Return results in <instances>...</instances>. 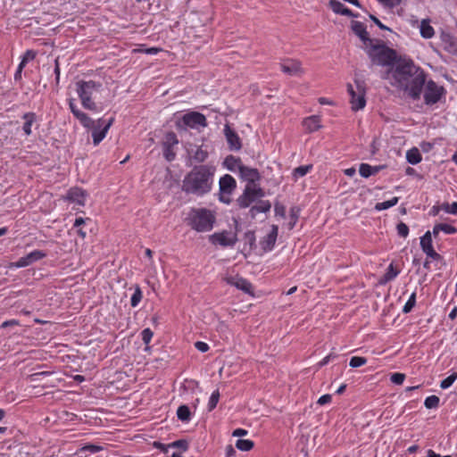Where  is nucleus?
I'll return each mask as SVG.
<instances>
[{
	"label": "nucleus",
	"mask_w": 457,
	"mask_h": 457,
	"mask_svg": "<svg viewBox=\"0 0 457 457\" xmlns=\"http://www.w3.org/2000/svg\"><path fill=\"white\" fill-rule=\"evenodd\" d=\"M220 399V393L218 390L213 391L211 395L208 402V410L212 411L216 406Z\"/></svg>",
	"instance_id": "nucleus-41"
},
{
	"label": "nucleus",
	"mask_w": 457,
	"mask_h": 457,
	"mask_svg": "<svg viewBox=\"0 0 457 457\" xmlns=\"http://www.w3.org/2000/svg\"><path fill=\"white\" fill-rule=\"evenodd\" d=\"M457 378V373H453L450 376H448L446 378L441 381L440 387L442 389H447L449 388L456 380Z\"/></svg>",
	"instance_id": "nucleus-40"
},
{
	"label": "nucleus",
	"mask_w": 457,
	"mask_h": 457,
	"mask_svg": "<svg viewBox=\"0 0 457 457\" xmlns=\"http://www.w3.org/2000/svg\"><path fill=\"white\" fill-rule=\"evenodd\" d=\"M420 247L422 251L429 257L436 259L438 257V254L434 250L433 245H432V237H431V231H427L421 237H420Z\"/></svg>",
	"instance_id": "nucleus-17"
},
{
	"label": "nucleus",
	"mask_w": 457,
	"mask_h": 457,
	"mask_svg": "<svg viewBox=\"0 0 457 457\" xmlns=\"http://www.w3.org/2000/svg\"><path fill=\"white\" fill-rule=\"evenodd\" d=\"M443 48L449 54L457 55V39L447 32H442L440 35Z\"/></svg>",
	"instance_id": "nucleus-16"
},
{
	"label": "nucleus",
	"mask_w": 457,
	"mask_h": 457,
	"mask_svg": "<svg viewBox=\"0 0 457 457\" xmlns=\"http://www.w3.org/2000/svg\"><path fill=\"white\" fill-rule=\"evenodd\" d=\"M367 363V359L361 356H353L351 358L349 365L352 368H359Z\"/></svg>",
	"instance_id": "nucleus-43"
},
{
	"label": "nucleus",
	"mask_w": 457,
	"mask_h": 457,
	"mask_svg": "<svg viewBox=\"0 0 457 457\" xmlns=\"http://www.w3.org/2000/svg\"><path fill=\"white\" fill-rule=\"evenodd\" d=\"M248 434V431L244 429V428H237L233 431L232 433V436H246Z\"/></svg>",
	"instance_id": "nucleus-57"
},
{
	"label": "nucleus",
	"mask_w": 457,
	"mask_h": 457,
	"mask_svg": "<svg viewBox=\"0 0 457 457\" xmlns=\"http://www.w3.org/2000/svg\"><path fill=\"white\" fill-rule=\"evenodd\" d=\"M445 88L436 82L429 80L427 82L424 91V100L427 104L437 103L445 94Z\"/></svg>",
	"instance_id": "nucleus-11"
},
{
	"label": "nucleus",
	"mask_w": 457,
	"mask_h": 457,
	"mask_svg": "<svg viewBox=\"0 0 457 457\" xmlns=\"http://www.w3.org/2000/svg\"><path fill=\"white\" fill-rule=\"evenodd\" d=\"M331 395L327 394V395H321L319 399H318V403L320 405H324V404H327V403H329L331 402Z\"/></svg>",
	"instance_id": "nucleus-56"
},
{
	"label": "nucleus",
	"mask_w": 457,
	"mask_h": 457,
	"mask_svg": "<svg viewBox=\"0 0 457 457\" xmlns=\"http://www.w3.org/2000/svg\"><path fill=\"white\" fill-rule=\"evenodd\" d=\"M66 199L79 206H84L87 199V193L81 188L73 187L68 191Z\"/></svg>",
	"instance_id": "nucleus-18"
},
{
	"label": "nucleus",
	"mask_w": 457,
	"mask_h": 457,
	"mask_svg": "<svg viewBox=\"0 0 457 457\" xmlns=\"http://www.w3.org/2000/svg\"><path fill=\"white\" fill-rule=\"evenodd\" d=\"M437 225H438L437 228H439L441 232H444L445 234H447V235L454 234L457 231L456 228L450 224L438 223Z\"/></svg>",
	"instance_id": "nucleus-46"
},
{
	"label": "nucleus",
	"mask_w": 457,
	"mask_h": 457,
	"mask_svg": "<svg viewBox=\"0 0 457 457\" xmlns=\"http://www.w3.org/2000/svg\"><path fill=\"white\" fill-rule=\"evenodd\" d=\"M177 415L181 421H189L191 418L190 410L187 405L179 406L177 411Z\"/></svg>",
	"instance_id": "nucleus-36"
},
{
	"label": "nucleus",
	"mask_w": 457,
	"mask_h": 457,
	"mask_svg": "<svg viewBox=\"0 0 457 457\" xmlns=\"http://www.w3.org/2000/svg\"><path fill=\"white\" fill-rule=\"evenodd\" d=\"M406 160L410 164L416 165L422 160L421 154L417 147H412L406 152Z\"/></svg>",
	"instance_id": "nucleus-30"
},
{
	"label": "nucleus",
	"mask_w": 457,
	"mask_h": 457,
	"mask_svg": "<svg viewBox=\"0 0 457 457\" xmlns=\"http://www.w3.org/2000/svg\"><path fill=\"white\" fill-rule=\"evenodd\" d=\"M216 168L212 165L195 167L183 179L182 188L187 194L202 196L212 190Z\"/></svg>",
	"instance_id": "nucleus-2"
},
{
	"label": "nucleus",
	"mask_w": 457,
	"mask_h": 457,
	"mask_svg": "<svg viewBox=\"0 0 457 457\" xmlns=\"http://www.w3.org/2000/svg\"><path fill=\"white\" fill-rule=\"evenodd\" d=\"M370 19L381 29H386L388 30L389 29L385 26L383 23L380 22V21L376 18L375 16H370Z\"/></svg>",
	"instance_id": "nucleus-60"
},
{
	"label": "nucleus",
	"mask_w": 457,
	"mask_h": 457,
	"mask_svg": "<svg viewBox=\"0 0 457 457\" xmlns=\"http://www.w3.org/2000/svg\"><path fill=\"white\" fill-rule=\"evenodd\" d=\"M318 101L322 105H324V104L333 105L334 104L333 101H331V100H329L328 98H326V97H320Z\"/></svg>",
	"instance_id": "nucleus-61"
},
{
	"label": "nucleus",
	"mask_w": 457,
	"mask_h": 457,
	"mask_svg": "<svg viewBox=\"0 0 457 457\" xmlns=\"http://www.w3.org/2000/svg\"><path fill=\"white\" fill-rule=\"evenodd\" d=\"M222 164L226 170L237 174L244 165L239 158L233 155L227 156Z\"/></svg>",
	"instance_id": "nucleus-24"
},
{
	"label": "nucleus",
	"mask_w": 457,
	"mask_h": 457,
	"mask_svg": "<svg viewBox=\"0 0 457 457\" xmlns=\"http://www.w3.org/2000/svg\"><path fill=\"white\" fill-rule=\"evenodd\" d=\"M329 6L335 13L351 16L352 12L337 0H330Z\"/></svg>",
	"instance_id": "nucleus-29"
},
{
	"label": "nucleus",
	"mask_w": 457,
	"mask_h": 457,
	"mask_svg": "<svg viewBox=\"0 0 457 457\" xmlns=\"http://www.w3.org/2000/svg\"><path fill=\"white\" fill-rule=\"evenodd\" d=\"M398 201H399V198L395 196V197L391 198L390 200L378 203L375 205V210L378 211V212L387 210V209L396 205Z\"/></svg>",
	"instance_id": "nucleus-35"
},
{
	"label": "nucleus",
	"mask_w": 457,
	"mask_h": 457,
	"mask_svg": "<svg viewBox=\"0 0 457 457\" xmlns=\"http://www.w3.org/2000/svg\"><path fill=\"white\" fill-rule=\"evenodd\" d=\"M274 212L277 218H285L286 207L283 204L277 203L274 206Z\"/></svg>",
	"instance_id": "nucleus-51"
},
{
	"label": "nucleus",
	"mask_w": 457,
	"mask_h": 457,
	"mask_svg": "<svg viewBox=\"0 0 457 457\" xmlns=\"http://www.w3.org/2000/svg\"><path fill=\"white\" fill-rule=\"evenodd\" d=\"M364 50L371 62L377 65L389 66L392 65L396 59V54L394 50L378 42L375 43L372 41Z\"/></svg>",
	"instance_id": "nucleus-5"
},
{
	"label": "nucleus",
	"mask_w": 457,
	"mask_h": 457,
	"mask_svg": "<svg viewBox=\"0 0 457 457\" xmlns=\"http://www.w3.org/2000/svg\"><path fill=\"white\" fill-rule=\"evenodd\" d=\"M24 120L22 130L26 136L32 133V126L36 123L37 116L34 112H27L22 116Z\"/></svg>",
	"instance_id": "nucleus-27"
},
{
	"label": "nucleus",
	"mask_w": 457,
	"mask_h": 457,
	"mask_svg": "<svg viewBox=\"0 0 457 457\" xmlns=\"http://www.w3.org/2000/svg\"><path fill=\"white\" fill-rule=\"evenodd\" d=\"M344 172L346 176L353 177L355 174L356 170L353 167H352V168H348V169L345 170Z\"/></svg>",
	"instance_id": "nucleus-62"
},
{
	"label": "nucleus",
	"mask_w": 457,
	"mask_h": 457,
	"mask_svg": "<svg viewBox=\"0 0 457 457\" xmlns=\"http://www.w3.org/2000/svg\"><path fill=\"white\" fill-rule=\"evenodd\" d=\"M420 146L422 149V151L429 152L433 148L434 145L430 142H422L420 143Z\"/></svg>",
	"instance_id": "nucleus-58"
},
{
	"label": "nucleus",
	"mask_w": 457,
	"mask_h": 457,
	"mask_svg": "<svg viewBox=\"0 0 457 457\" xmlns=\"http://www.w3.org/2000/svg\"><path fill=\"white\" fill-rule=\"evenodd\" d=\"M195 348L202 352V353H205L209 350V345L208 344L204 343V342H202V341H197L195 344Z\"/></svg>",
	"instance_id": "nucleus-55"
},
{
	"label": "nucleus",
	"mask_w": 457,
	"mask_h": 457,
	"mask_svg": "<svg viewBox=\"0 0 457 457\" xmlns=\"http://www.w3.org/2000/svg\"><path fill=\"white\" fill-rule=\"evenodd\" d=\"M237 188L236 179L229 174H225L219 180V200L226 204H230L231 195Z\"/></svg>",
	"instance_id": "nucleus-8"
},
{
	"label": "nucleus",
	"mask_w": 457,
	"mask_h": 457,
	"mask_svg": "<svg viewBox=\"0 0 457 457\" xmlns=\"http://www.w3.org/2000/svg\"><path fill=\"white\" fill-rule=\"evenodd\" d=\"M179 144V140L177 136L173 132H169L165 135L164 140L162 142L163 147V155L165 159L169 162L174 160L176 154L173 151V146Z\"/></svg>",
	"instance_id": "nucleus-13"
},
{
	"label": "nucleus",
	"mask_w": 457,
	"mask_h": 457,
	"mask_svg": "<svg viewBox=\"0 0 457 457\" xmlns=\"http://www.w3.org/2000/svg\"><path fill=\"white\" fill-rule=\"evenodd\" d=\"M35 57V54L34 53L30 52V51H28L21 62H20L18 68H17V71L15 72V75H14V79H20L21 78V71H22V69L25 67L26 63L29 61V60H33Z\"/></svg>",
	"instance_id": "nucleus-34"
},
{
	"label": "nucleus",
	"mask_w": 457,
	"mask_h": 457,
	"mask_svg": "<svg viewBox=\"0 0 457 457\" xmlns=\"http://www.w3.org/2000/svg\"><path fill=\"white\" fill-rule=\"evenodd\" d=\"M402 0H378L379 3L387 7H395L401 3Z\"/></svg>",
	"instance_id": "nucleus-54"
},
{
	"label": "nucleus",
	"mask_w": 457,
	"mask_h": 457,
	"mask_svg": "<svg viewBox=\"0 0 457 457\" xmlns=\"http://www.w3.org/2000/svg\"><path fill=\"white\" fill-rule=\"evenodd\" d=\"M102 449L101 446L96 445H88L81 447L76 452L78 457H87L91 453L99 452Z\"/></svg>",
	"instance_id": "nucleus-31"
},
{
	"label": "nucleus",
	"mask_w": 457,
	"mask_h": 457,
	"mask_svg": "<svg viewBox=\"0 0 457 457\" xmlns=\"http://www.w3.org/2000/svg\"><path fill=\"white\" fill-rule=\"evenodd\" d=\"M392 86L403 90L413 99L420 97L425 75L411 60H403L387 74Z\"/></svg>",
	"instance_id": "nucleus-1"
},
{
	"label": "nucleus",
	"mask_w": 457,
	"mask_h": 457,
	"mask_svg": "<svg viewBox=\"0 0 457 457\" xmlns=\"http://www.w3.org/2000/svg\"><path fill=\"white\" fill-rule=\"evenodd\" d=\"M439 397L436 395H430L425 399L424 405L428 409H436L439 405Z\"/></svg>",
	"instance_id": "nucleus-38"
},
{
	"label": "nucleus",
	"mask_w": 457,
	"mask_h": 457,
	"mask_svg": "<svg viewBox=\"0 0 457 457\" xmlns=\"http://www.w3.org/2000/svg\"><path fill=\"white\" fill-rule=\"evenodd\" d=\"M334 357H335V356H334V355H332V354H328V355H327L326 357H324V358H323V359L319 362V364H318V365H319V367H322V366L327 365V364L330 361V360H331L332 358H334Z\"/></svg>",
	"instance_id": "nucleus-59"
},
{
	"label": "nucleus",
	"mask_w": 457,
	"mask_h": 457,
	"mask_svg": "<svg viewBox=\"0 0 457 457\" xmlns=\"http://www.w3.org/2000/svg\"><path fill=\"white\" fill-rule=\"evenodd\" d=\"M278 228L276 225H272L270 231L263 237L261 242L262 247L265 251H270L275 245L278 237Z\"/></svg>",
	"instance_id": "nucleus-21"
},
{
	"label": "nucleus",
	"mask_w": 457,
	"mask_h": 457,
	"mask_svg": "<svg viewBox=\"0 0 457 457\" xmlns=\"http://www.w3.org/2000/svg\"><path fill=\"white\" fill-rule=\"evenodd\" d=\"M169 446H171L173 448H181L184 451H186L188 447L187 441L185 440H177L171 444L169 445Z\"/></svg>",
	"instance_id": "nucleus-53"
},
{
	"label": "nucleus",
	"mask_w": 457,
	"mask_h": 457,
	"mask_svg": "<svg viewBox=\"0 0 457 457\" xmlns=\"http://www.w3.org/2000/svg\"><path fill=\"white\" fill-rule=\"evenodd\" d=\"M86 220L79 217L75 220L74 227H79L85 223Z\"/></svg>",
	"instance_id": "nucleus-63"
},
{
	"label": "nucleus",
	"mask_w": 457,
	"mask_h": 457,
	"mask_svg": "<svg viewBox=\"0 0 457 457\" xmlns=\"http://www.w3.org/2000/svg\"><path fill=\"white\" fill-rule=\"evenodd\" d=\"M396 229H397V233L400 237H406L409 234V228L408 226L403 223V222H400L397 227H396Z\"/></svg>",
	"instance_id": "nucleus-52"
},
{
	"label": "nucleus",
	"mask_w": 457,
	"mask_h": 457,
	"mask_svg": "<svg viewBox=\"0 0 457 457\" xmlns=\"http://www.w3.org/2000/svg\"><path fill=\"white\" fill-rule=\"evenodd\" d=\"M263 195L262 189L257 184H246L243 194L237 199V203L240 207L246 208Z\"/></svg>",
	"instance_id": "nucleus-10"
},
{
	"label": "nucleus",
	"mask_w": 457,
	"mask_h": 457,
	"mask_svg": "<svg viewBox=\"0 0 457 457\" xmlns=\"http://www.w3.org/2000/svg\"><path fill=\"white\" fill-rule=\"evenodd\" d=\"M379 170V167H374L368 163H361L360 165L359 172L363 178H369L371 175L376 174Z\"/></svg>",
	"instance_id": "nucleus-33"
},
{
	"label": "nucleus",
	"mask_w": 457,
	"mask_h": 457,
	"mask_svg": "<svg viewBox=\"0 0 457 457\" xmlns=\"http://www.w3.org/2000/svg\"><path fill=\"white\" fill-rule=\"evenodd\" d=\"M312 169L311 165L300 166L294 170V176L295 178H301L306 175Z\"/></svg>",
	"instance_id": "nucleus-48"
},
{
	"label": "nucleus",
	"mask_w": 457,
	"mask_h": 457,
	"mask_svg": "<svg viewBox=\"0 0 457 457\" xmlns=\"http://www.w3.org/2000/svg\"><path fill=\"white\" fill-rule=\"evenodd\" d=\"M102 90V84L93 80H79L76 82V92L85 109L92 112H98L96 103L97 96Z\"/></svg>",
	"instance_id": "nucleus-3"
},
{
	"label": "nucleus",
	"mask_w": 457,
	"mask_h": 457,
	"mask_svg": "<svg viewBox=\"0 0 457 457\" xmlns=\"http://www.w3.org/2000/svg\"><path fill=\"white\" fill-rule=\"evenodd\" d=\"M405 379V375L403 373H393L391 375L390 380L392 383L395 385H402Z\"/></svg>",
	"instance_id": "nucleus-50"
},
{
	"label": "nucleus",
	"mask_w": 457,
	"mask_h": 457,
	"mask_svg": "<svg viewBox=\"0 0 457 457\" xmlns=\"http://www.w3.org/2000/svg\"><path fill=\"white\" fill-rule=\"evenodd\" d=\"M303 126L306 131L312 133L321 129V119L319 115H312L303 120Z\"/></svg>",
	"instance_id": "nucleus-23"
},
{
	"label": "nucleus",
	"mask_w": 457,
	"mask_h": 457,
	"mask_svg": "<svg viewBox=\"0 0 457 457\" xmlns=\"http://www.w3.org/2000/svg\"><path fill=\"white\" fill-rule=\"evenodd\" d=\"M280 65L282 71L290 76H296L303 72L301 63L296 60H286Z\"/></svg>",
	"instance_id": "nucleus-20"
},
{
	"label": "nucleus",
	"mask_w": 457,
	"mask_h": 457,
	"mask_svg": "<svg viewBox=\"0 0 457 457\" xmlns=\"http://www.w3.org/2000/svg\"><path fill=\"white\" fill-rule=\"evenodd\" d=\"M420 32L423 38L428 39L432 38L435 35V29L430 25V21L428 19H424L420 21Z\"/></svg>",
	"instance_id": "nucleus-28"
},
{
	"label": "nucleus",
	"mask_w": 457,
	"mask_h": 457,
	"mask_svg": "<svg viewBox=\"0 0 457 457\" xmlns=\"http://www.w3.org/2000/svg\"><path fill=\"white\" fill-rule=\"evenodd\" d=\"M142 291L139 287H137L131 296L130 303L132 307H136L138 305L140 301L142 300Z\"/></svg>",
	"instance_id": "nucleus-42"
},
{
	"label": "nucleus",
	"mask_w": 457,
	"mask_h": 457,
	"mask_svg": "<svg viewBox=\"0 0 457 457\" xmlns=\"http://www.w3.org/2000/svg\"><path fill=\"white\" fill-rule=\"evenodd\" d=\"M415 303H416V294L412 293L410 295L408 301L403 305V312H404V313L410 312L412 310V308L415 306Z\"/></svg>",
	"instance_id": "nucleus-39"
},
{
	"label": "nucleus",
	"mask_w": 457,
	"mask_h": 457,
	"mask_svg": "<svg viewBox=\"0 0 457 457\" xmlns=\"http://www.w3.org/2000/svg\"><path fill=\"white\" fill-rule=\"evenodd\" d=\"M188 225L197 232H208L213 228L216 215L205 208L192 209L187 218Z\"/></svg>",
	"instance_id": "nucleus-4"
},
{
	"label": "nucleus",
	"mask_w": 457,
	"mask_h": 457,
	"mask_svg": "<svg viewBox=\"0 0 457 457\" xmlns=\"http://www.w3.org/2000/svg\"><path fill=\"white\" fill-rule=\"evenodd\" d=\"M347 92L350 96L351 109L354 112L362 110L366 105V88L364 83L355 80L354 86L347 84Z\"/></svg>",
	"instance_id": "nucleus-7"
},
{
	"label": "nucleus",
	"mask_w": 457,
	"mask_h": 457,
	"mask_svg": "<svg viewBox=\"0 0 457 457\" xmlns=\"http://www.w3.org/2000/svg\"><path fill=\"white\" fill-rule=\"evenodd\" d=\"M254 444L252 440L249 439H238L236 442V447L244 452L250 451L253 449Z\"/></svg>",
	"instance_id": "nucleus-37"
},
{
	"label": "nucleus",
	"mask_w": 457,
	"mask_h": 457,
	"mask_svg": "<svg viewBox=\"0 0 457 457\" xmlns=\"http://www.w3.org/2000/svg\"><path fill=\"white\" fill-rule=\"evenodd\" d=\"M224 134L227 142L231 150H239L241 148V142L236 132L228 126L226 125L224 128Z\"/></svg>",
	"instance_id": "nucleus-22"
},
{
	"label": "nucleus",
	"mask_w": 457,
	"mask_h": 457,
	"mask_svg": "<svg viewBox=\"0 0 457 457\" xmlns=\"http://www.w3.org/2000/svg\"><path fill=\"white\" fill-rule=\"evenodd\" d=\"M45 256H46V254L42 251L35 250V251L28 253L26 256L20 258L13 264V266H15L17 268L27 267V266L34 263L35 262L44 258Z\"/></svg>",
	"instance_id": "nucleus-15"
},
{
	"label": "nucleus",
	"mask_w": 457,
	"mask_h": 457,
	"mask_svg": "<svg viewBox=\"0 0 457 457\" xmlns=\"http://www.w3.org/2000/svg\"><path fill=\"white\" fill-rule=\"evenodd\" d=\"M90 121L87 126H83L87 130L91 131L93 144L95 146L98 145L106 137L110 128L112 127L114 118L108 120L99 118L93 120L90 117Z\"/></svg>",
	"instance_id": "nucleus-6"
},
{
	"label": "nucleus",
	"mask_w": 457,
	"mask_h": 457,
	"mask_svg": "<svg viewBox=\"0 0 457 457\" xmlns=\"http://www.w3.org/2000/svg\"><path fill=\"white\" fill-rule=\"evenodd\" d=\"M352 29L356 36L360 37L363 44V48H365L368 45H370L373 41L368 36V32L366 31V27L362 22L360 21H353L352 22Z\"/></svg>",
	"instance_id": "nucleus-19"
},
{
	"label": "nucleus",
	"mask_w": 457,
	"mask_h": 457,
	"mask_svg": "<svg viewBox=\"0 0 457 457\" xmlns=\"http://www.w3.org/2000/svg\"><path fill=\"white\" fill-rule=\"evenodd\" d=\"M209 241L214 245L233 247L237 242V229L215 232L209 237Z\"/></svg>",
	"instance_id": "nucleus-9"
},
{
	"label": "nucleus",
	"mask_w": 457,
	"mask_h": 457,
	"mask_svg": "<svg viewBox=\"0 0 457 457\" xmlns=\"http://www.w3.org/2000/svg\"><path fill=\"white\" fill-rule=\"evenodd\" d=\"M441 208L446 213L453 215L457 214V202H453L452 204H443Z\"/></svg>",
	"instance_id": "nucleus-45"
},
{
	"label": "nucleus",
	"mask_w": 457,
	"mask_h": 457,
	"mask_svg": "<svg viewBox=\"0 0 457 457\" xmlns=\"http://www.w3.org/2000/svg\"><path fill=\"white\" fill-rule=\"evenodd\" d=\"M297 220H298V210L295 208H292L290 211V220L287 224V228L292 229L295 227Z\"/></svg>",
	"instance_id": "nucleus-49"
},
{
	"label": "nucleus",
	"mask_w": 457,
	"mask_h": 457,
	"mask_svg": "<svg viewBox=\"0 0 457 457\" xmlns=\"http://www.w3.org/2000/svg\"><path fill=\"white\" fill-rule=\"evenodd\" d=\"M182 121L185 126L195 129L204 128L207 125L205 116L197 112H191L184 114Z\"/></svg>",
	"instance_id": "nucleus-12"
},
{
	"label": "nucleus",
	"mask_w": 457,
	"mask_h": 457,
	"mask_svg": "<svg viewBox=\"0 0 457 457\" xmlns=\"http://www.w3.org/2000/svg\"><path fill=\"white\" fill-rule=\"evenodd\" d=\"M427 457H442L440 454L435 453L433 450H428Z\"/></svg>",
	"instance_id": "nucleus-64"
},
{
	"label": "nucleus",
	"mask_w": 457,
	"mask_h": 457,
	"mask_svg": "<svg viewBox=\"0 0 457 457\" xmlns=\"http://www.w3.org/2000/svg\"><path fill=\"white\" fill-rule=\"evenodd\" d=\"M228 281L230 285L244 291L245 293L250 294L252 291L251 283L243 278H230Z\"/></svg>",
	"instance_id": "nucleus-26"
},
{
	"label": "nucleus",
	"mask_w": 457,
	"mask_h": 457,
	"mask_svg": "<svg viewBox=\"0 0 457 457\" xmlns=\"http://www.w3.org/2000/svg\"><path fill=\"white\" fill-rule=\"evenodd\" d=\"M154 333L150 328H145L141 332V337L143 342L146 345L145 350H148L147 345L151 342Z\"/></svg>",
	"instance_id": "nucleus-47"
},
{
	"label": "nucleus",
	"mask_w": 457,
	"mask_h": 457,
	"mask_svg": "<svg viewBox=\"0 0 457 457\" xmlns=\"http://www.w3.org/2000/svg\"><path fill=\"white\" fill-rule=\"evenodd\" d=\"M194 159L196 162H204L208 157V153L206 150L203 149L202 147H199L196 149V151L194 154Z\"/></svg>",
	"instance_id": "nucleus-44"
},
{
	"label": "nucleus",
	"mask_w": 457,
	"mask_h": 457,
	"mask_svg": "<svg viewBox=\"0 0 457 457\" xmlns=\"http://www.w3.org/2000/svg\"><path fill=\"white\" fill-rule=\"evenodd\" d=\"M69 106L72 114L79 120L82 126H87L90 121V117L84 112L80 111L71 99L69 102Z\"/></svg>",
	"instance_id": "nucleus-25"
},
{
	"label": "nucleus",
	"mask_w": 457,
	"mask_h": 457,
	"mask_svg": "<svg viewBox=\"0 0 457 457\" xmlns=\"http://www.w3.org/2000/svg\"><path fill=\"white\" fill-rule=\"evenodd\" d=\"M398 274L399 270L395 268L393 263H390L383 278L380 279V283L386 284L387 282L395 279Z\"/></svg>",
	"instance_id": "nucleus-32"
},
{
	"label": "nucleus",
	"mask_w": 457,
	"mask_h": 457,
	"mask_svg": "<svg viewBox=\"0 0 457 457\" xmlns=\"http://www.w3.org/2000/svg\"><path fill=\"white\" fill-rule=\"evenodd\" d=\"M238 176L247 184H256L260 180L261 176L257 169L243 165Z\"/></svg>",
	"instance_id": "nucleus-14"
}]
</instances>
